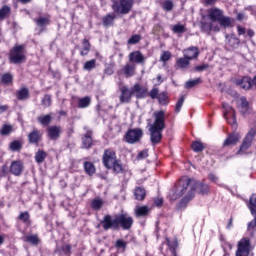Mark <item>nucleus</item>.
<instances>
[{
	"mask_svg": "<svg viewBox=\"0 0 256 256\" xmlns=\"http://www.w3.org/2000/svg\"><path fill=\"white\" fill-rule=\"evenodd\" d=\"M197 189L200 195H207L209 193V185L196 182L190 178H181L170 199L171 201H177V199H181L182 197L178 203V207L185 209L189 201L195 197V191H197Z\"/></svg>",
	"mask_w": 256,
	"mask_h": 256,
	"instance_id": "1",
	"label": "nucleus"
},
{
	"mask_svg": "<svg viewBox=\"0 0 256 256\" xmlns=\"http://www.w3.org/2000/svg\"><path fill=\"white\" fill-rule=\"evenodd\" d=\"M133 223V217L127 213L117 214L114 217L111 216V214H107L102 218L97 227L102 226L104 231H109L110 229H112V231H119V229L129 231L131 227H133Z\"/></svg>",
	"mask_w": 256,
	"mask_h": 256,
	"instance_id": "2",
	"label": "nucleus"
},
{
	"mask_svg": "<svg viewBox=\"0 0 256 256\" xmlns=\"http://www.w3.org/2000/svg\"><path fill=\"white\" fill-rule=\"evenodd\" d=\"M153 123L151 119H148V131L150 133V141L152 145H159L161 139H163V131L166 127L165 125V111H155L153 113Z\"/></svg>",
	"mask_w": 256,
	"mask_h": 256,
	"instance_id": "3",
	"label": "nucleus"
},
{
	"mask_svg": "<svg viewBox=\"0 0 256 256\" xmlns=\"http://www.w3.org/2000/svg\"><path fill=\"white\" fill-rule=\"evenodd\" d=\"M135 0H114L112 4V11L116 15H129L133 9Z\"/></svg>",
	"mask_w": 256,
	"mask_h": 256,
	"instance_id": "4",
	"label": "nucleus"
},
{
	"mask_svg": "<svg viewBox=\"0 0 256 256\" xmlns=\"http://www.w3.org/2000/svg\"><path fill=\"white\" fill-rule=\"evenodd\" d=\"M25 44H16L9 52V61L13 65H19L26 59L25 57Z\"/></svg>",
	"mask_w": 256,
	"mask_h": 256,
	"instance_id": "5",
	"label": "nucleus"
},
{
	"mask_svg": "<svg viewBox=\"0 0 256 256\" xmlns=\"http://www.w3.org/2000/svg\"><path fill=\"white\" fill-rule=\"evenodd\" d=\"M256 135V128H251L249 132L246 134L245 138L243 139V142L237 152V155H245L247 153V150L249 147H251L253 143V139H255Z\"/></svg>",
	"mask_w": 256,
	"mask_h": 256,
	"instance_id": "6",
	"label": "nucleus"
},
{
	"mask_svg": "<svg viewBox=\"0 0 256 256\" xmlns=\"http://www.w3.org/2000/svg\"><path fill=\"white\" fill-rule=\"evenodd\" d=\"M143 137V130L141 128L129 129L125 134V141L129 145L139 143Z\"/></svg>",
	"mask_w": 256,
	"mask_h": 256,
	"instance_id": "7",
	"label": "nucleus"
},
{
	"mask_svg": "<svg viewBox=\"0 0 256 256\" xmlns=\"http://www.w3.org/2000/svg\"><path fill=\"white\" fill-rule=\"evenodd\" d=\"M117 153L112 148L104 150L102 163L106 169H113V164L117 161Z\"/></svg>",
	"mask_w": 256,
	"mask_h": 256,
	"instance_id": "8",
	"label": "nucleus"
},
{
	"mask_svg": "<svg viewBox=\"0 0 256 256\" xmlns=\"http://www.w3.org/2000/svg\"><path fill=\"white\" fill-rule=\"evenodd\" d=\"M222 107L224 109V119L227 123H231L232 127H237V116H235V110L229 104L223 102Z\"/></svg>",
	"mask_w": 256,
	"mask_h": 256,
	"instance_id": "9",
	"label": "nucleus"
},
{
	"mask_svg": "<svg viewBox=\"0 0 256 256\" xmlns=\"http://www.w3.org/2000/svg\"><path fill=\"white\" fill-rule=\"evenodd\" d=\"M236 256H249L251 249V241L247 238H242L237 245Z\"/></svg>",
	"mask_w": 256,
	"mask_h": 256,
	"instance_id": "10",
	"label": "nucleus"
},
{
	"mask_svg": "<svg viewBox=\"0 0 256 256\" xmlns=\"http://www.w3.org/2000/svg\"><path fill=\"white\" fill-rule=\"evenodd\" d=\"M132 93L136 99H146V97H149V88L140 83H135L132 87Z\"/></svg>",
	"mask_w": 256,
	"mask_h": 256,
	"instance_id": "11",
	"label": "nucleus"
},
{
	"mask_svg": "<svg viewBox=\"0 0 256 256\" xmlns=\"http://www.w3.org/2000/svg\"><path fill=\"white\" fill-rule=\"evenodd\" d=\"M120 97L119 101L120 103H131V99L133 98V90L132 88L129 89L127 86H121L120 87Z\"/></svg>",
	"mask_w": 256,
	"mask_h": 256,
	"instance_id": "12",
	"label": "nucleus"
},
{
	"mask_svg": "<svg viewBox=\"0 0 256 256\" xmlns=\"http://www.w3.org/2000/svg\"><path fill=\"white\" fill-rule=\"evenodd\" d=\"M23 163L20 160L12 161L10 165V173L15 177H21L23 174Z\"/></svg>",
	"mask_w": 256,
	"mask_h": 256,
	"instance_id": "13",
	"label": "nucleus"
},
{
	"mask_svg": "<svg viewBox=\"0 0 256 256\" xmlns=\"http://www.w3.org/2000/svg\"><path fill=\"white\" fill-rule=\"evenodd\" d=\"M47 135L51 141H57L61 137V126H50L47 128Z\"/></svg>",
	"mask_w": 256,
	"mask_h": 256,
	"instance_id": "14",
	"label": "nucleus"
},
{
	"mask_svg": "<svg viewBox=\"0 0 256 256\" xmlns=\"http://www.w3.org/2000/svg\"><path fill=\"white\" fill-rule=\"evenodd\" d=\"M235 83L238 87H241V89H244L245 91L253 87V80H251V77L249 76H244L241 79H237Z\"/></svg>",
	"mask_w": 256,
	"mask_h": 256,
	"instance_id": "15",
	"label": "nucleus"
},
{
	"mask_svg": "<svg viewBox=\"0 0 256 256\" xmlns=\"http://www.w3.org/2000/svg\"><path fill=\"white\" fill-rule=\"evenodd\" d=\"M208 17L212 23H217L223 17V10L219 8H211L208 10Z\"/></svg>",
	"mask_w": 256,
	"mask_h": 256,
	"instance_id": "16",
	"label": "nucleus"
},
{
	"mask_svg": "<svg viewBox=\"0 0 256 256\" xmlns=\"http://www.w3.org/2000/svg\"><path fill=\"white\" fill-rule=\"evenodd\" d=\"M43 135L37 129H34L28 134V141L31 145H39Z\"/></svg>",
	"mask_w": 256,
	"mask_h": 256,
	"instance_id": "17",
	"label": "nucleus"
},
{
	"mask_svg": "<svg viewBox=\"0 0 256 256\" xmlns=\"http://www.w3.org/2000/svg\"><path fill=\"white\" fill-rule=\"evenodd\" d=\"M91 135H93V132L88 130L82 137V149H91L93 147V138Z\"/></svg>",
	"mask_w": 256,
	"mask_h": 256,
	"instance_id": "18",
	"label": "nucleus"
},
{
	"mask_svg": "<svg viewBox=\"0 0 256 256\" xmlns=\"http://www.w3.org/2000/svg\"><path fill=\"white\" fill-rule=\"evenodd\" d=\"M34 23L43 31L45 27L51 25V18L49 16H39L38 18L34 19Z\"/></svg>",
	"mask_w": 256,
	"mask_h": 256,
	"instance_id": "19",
	"label": "nucleus"
},
{
	"mask_svg": "<svg viewBox=\"0 0 256 256\" xmlns=\"http://www.w3.org/2000/svg\"><path fill=\"white\" fill-rule=\"evenodd\" d=\"M226 43L232 49H237L239 47V36L237 34H228L226 35Z\"/></svg>",
	"mask_w": 256,
	"mask_h": 256,
	"instance_id": "20",
	"label": "nucleus"
},
{
	"mask_svg": "<svg viewBox=\"0 0 256 256\" xmlns=\"http://www.w3.org/2000/svg\"><path fill=\"white\" fill-rule=\"evenodd\" d=\"M129 61H131V63L143 64L145 63V56H143L141 51H134L129 54Z\"/></svg>",
	"mask_w": 256,
	"mask_h": 256,
	"instance_id": "21",
	"label": "nucleus"
},
{
	"mask_svg": "<svg viewBox=\"0 0 256 256\" xmlns=\"http://www.w3.org/2000/svg\"><path fill=\"white\" fill-rule=\"evenodd\" d=\"M115 19H117V13H109L102 18V25L105 27H113Z\"/></svg>",
	"mask_w": 256,
	"mask_h": 256,
	"instance_id": "22",
	"label": "nucleus"
},
{
	"mask_svg": "<svg viewBox=\"0 0 256 256\" xmlns=\"http://www.w3.org/2000/svg\"><path fill=\"white\" fill-rule=\"evenodd\" d=\"M234 22L235 19L229 16H222L218 21L220 27H223V29H230L231 27H233Z\"/></svg>",
	"mask_w": 256,
	"mask_h": 256,
	"instance_id": "23",
	"label": "nucleus"
},
{
	"mask_svg": "<svg viewBox=\"0 0 256 256\" xmlns=\"http://www.w3.org/2000/svg\"><path fill=\"white\" fill-rule=\"evenodd\" d=\"M184 57H186L189 61L197 59V57H199V49L197 47L188 48L184 51Z\"/></svg>",
	"mask_w": 256,
	"mask_h": 256,
	"instance_id": "24",
	"label": "nucleus"
},
{
	"mask_svg": "<svg viewBox=\"0 0 256 256\" xmlns=\"http://www.w3.org/2000/svg\"><path fill=\"white\" fill-rule=\"evenodd\" d=\"M240 139H241V136H239V134L237 133L230 134L224 141L223 145L224 147H228L229 145H237Z\"/></svg>",
	"mask_w": 256,
	"mask_h": 256,
	"instance_id": "25",
	"label": "nucleus"
},
{
	"mask_svg": "<svg viewBox=\"0 0 256 256\" xmlns=\"http://www.w3.org/2000/svg\"><path fill=\"white\" fill-rule=\"evenodd\" d=\"M38 123L42 125V127H47L51 125V121H53V115L52 114H46L41 115L37 118Z\"/></svg>",
	"mask_w": 256,
	"mask_h": 256,
	"instance_id": "26",
	"label": "nucleus"
},
{
	"mask_svg": "<svg viewBox=\"0 0 256 256\" xmlns=\"http://www.w3.org/2000/svg\"><path fill=\"white\" fill-rule=\"evenodd\" d=\"M16 97L18 101H26V99H29V88L23 87L20 90L16 92Z\"/></svg>",
	"mask_w": 256,
	"mask_h": 256,
	"instance_id": "27",
	"label": "nucleus"
},
{
	"mask_svg": "<svg viewBox=\"0 0 256 256\" xmlns=\"http://www.w3.org/2000/svg\"><path fill=\"white\" fill-rule=\"evenodd\" d=\"M149 207L148 206H137L135 208V216L136 217H147L149 215Z\"/></svg>",
	"mask_w": 256,
	"mask_h": 256,
	"instance_id": "28",
	"label": "nucleus"
},
{
	"mask_svg": "<svg viewBox=\"0 0 256 256\" xmlns=\"http://www.w3.org/2000/svg\"><path fill=\"white\" fill-rule=\"evenodd\" d=\"M190 61L191 60L185 56L183 58H178L176 61L177 69H187V67L190 65Z\"/></svg>",
	"mask_w": 256,
	"mask_h": 256,
	"instance_id": "29",
	"label": "nucleus"
},
{
	"mask_svg": "<svg viewBox=\"0 0 256 256\" xmlns=\"http://www.w3.org/2000/svg\"><path fill=\"white\" fill-rule=\"evenodd\" d=\"M247 207L250 210L251 215L256 214V194H252L247 203Z\"/></svg>",
	"mask_w": 256,
	"mask_h": 256,
	"instance_id": "30",
	"label": "nucleus"
},
{
	"mask_svg": "<svg viewBox=\"0 0 256 256\" xmlns=\"http://www.w3.org/2000/svg\"><path fill=\"white\" fill-rule=\"evenodd\" d=\"M90 51H91V43H89V40L84 39L82 42V48L80 50V55L82 57H85L86 55H89Z\"/></svg>",
	"mask_w": 256,
	"mask_h": 256,
	"instance_id": "31",
	"label": "nucleus"
},
{
	"mask_svg": "<svg viewBox=\"0 0 256 256\" xmlns=\"http://www.w3.org/2000/svg\"><path fill=\"white\" fill-rule=\"evenodd\" d=\"M240 107L242 115H247V113H249V101H247L245 96L240 98Z\"/></svg>",
	"mask_w": 256,
	"mask_h": 256,
	"instance_id": "32",
	"label": "nucleus"
},
{
	"mask_svg": "<svg viewBox=\"0 0 256 256\" xmlns=\"http://www.w3.org/2000/svg\"><path fill=\"white\" fill-rule=\"evenodd\" d=\"M103 205L104 202L101 198H95L91 201V209H93V211H101Z\"/></svg>",
	"mask_w": 256,
	"mask_h": 256,
	"instance_id": "33",
	"label": "nucleus"
},
{
	"mask_svg": "<svg viewBox=\"0 0 256 256\" xmlns=\"http://www.w3.org/2000/svg\"><path fill=\"white\" fill-rule=\"evenodd\" d=\"M11 15V7L4 5L0 9V21H5Z\"/></svg>",
	"mask_w": 256,
	"mask_h": 256,
	"instance_id": "34",
	"label": "nucleus"
},
{
	"mask_svg": "<svg viewBox=\"0 0 256 256\" xmlns=\"http://www.w3.org/2000/svg\"><path fill=\"white\" fill-rule=\"evenodd\" d=\"M17 219L19 221H22V223H25V225H31V216L29 215V212H27V211L20 212Z\"/></svg>",
	"mask_w": 256,
	"mask_h": 256,
	"instance_id": "35",
	"label": "nucleus"
},
{
	"mask_svg": "<svg viewBox=\"0 0 256 256\" xmlns=\"http://www.w3.org/2000/svg\"><path fill=\"white\" fill-rule=\"evenodd\" d=\"M91 105V97L85 96L84 98H80L78 100V108L79 109H87Z\"/></svg>",
	"mask_w": 256,
	"mask_h": 256,
	"instance_id": "36",
	"label": "nucleus"
},
{
	"mask_svg": "<svg viewBox=\"0 0 256 256\" xmlns=\"http://www.w3.org/2000/svg\"><path fill=\"white\" fill-rule=\"evenodd\" d=\"M9 149L13 153L19 152L21 149H23V144L19 140H14L10 143Z\"/></svg>",
	"mask_w": 256,
	"mask_h": 256,
	"instance_id": "37",
	"label": "nucleus"
},
{
	"mask_svg": "<svg viewBox=\"0 0 256 256\" xmlns=\"http://www.w3.org/2000/svg\"><path fill=\"white\" fill-rule=\"evenodd\" d=\"M25 243L30 245H39V236L37 234L28 235L24 238Z\"/></svg>",
	"mask_w": 256,
	"mask_h": 256,
	"instance_id": "38",
	"label": "nucleus"
},
{
	"mask_svg": "<svg viewBox=\"0 0 256 256\" xmlns=\"http://www.w3.org/2000/svg\"><path fill=\"white\" fill-rule=\"evenodd\" d=\"M84 171L90 177L92 175H95V165L93 163H91V162H84Z\"/></svg>",
	"mask_w": 256,
	"mask_h": 256,
	"instance_id": "39",
	"label": "nucleus"
},
{
	"mask_svg": "<svg viewBox=\"0 0 256 256\" xmlns=\"http://www.w3.org/2000/svg\"><path fill=\"white\" fill-rule=\"evenodd\" d=\"M134 195L137 201H143V199H145L146 192L143 187H137L134 191Z\"/></svg>",
	"mask_w": 256,
	"mask_h": 256,
	"instance_id": "40",
	"label": "nucleus"
},
{
	"mask_svg": "<svg viewBox=\"0 0 256 256\" xmlns=\"http://www.w3.org/2000/svg\"><path fill=\"white\" fill-rule=\"evenodd\" d=\"M47 159V152L43 150H38L35 154L36 163H43Z\"/></svg>",
	"mask_w": 256,
	"mask_h": 256,
	"instance_id": "41",
	"label": "nucleus"
},
{
	"mask_svg": "<svg viewBox=\"0 0 256 256\" xmlns=\"http://www.w3.org/2000/svg\"><path fill=\"white\" fill-rule=\"evenodd\" d=\"M97 67V60L92 59L90 61H87L83 65V70L84 71H93Z\"/></svg>",
	"mask_w": 256,
	"mask_h": 256,
	"instance_id": "42",
	"label": "nucleus"
},
{
	"mask_svg": "<svg viewBox=\"0 0 256 256\" xmlns=\"http://www.w3.org/2000/svg\"><path fill=\"white\" fill-rule=\"evenodd\" d=\"M191 148H192V151H194V153H201V151L205 149V146L200 141H193L191 144Z\"/></svg>",
	"mask_w": 256,
	"mask_h": 256,
	"instance_id": "43",
	"label": "nucleus"
},
{
	"mask_svg": "<svg viewBox=\"0 0 256 256\" xmlns=\"http://www.w3.org/2000/svg\"><path fill=\"white\" fill-rule=\"evenodd\" d=\"M0 81L3 85H11L13 83V75L11 73H5L1 76Z\"/></svg>",
	"mask_w": 256,
	"mask_h": 256,
	"instance_id": "44",
	"label": "nucleus"
},
{
	"mask_svg": "<svg viewBox=\"0 0 256 256\" xmlns=\"http://www.w3.org/2000/svg\"><path fill=\"white\" fill-rule=\"evenodd\" d=\"M203 80L201 78H195L194 80H188L185 83V89H193V87H197L200 83H202Z\"/></svg>",
	"mask_w": 256,
	"mask_h": 256,
	"instance_id": "45",
	"label": "nucleus"
},
{
	"mask_svg": "<svg viewBox=\"0 0 256 256\" xmlns=\"http://www.w3.org/2000/svg\"><path fill=\"white\" fill-rule=\"evenodd\" d=\"M71 244H63L58 248L60 255H71Z\"/></svg>",
	"mask_w": 256,
	"mask_h": 256,
	"instance_id": "46",
	"label": "nucleus"
},
{
	"mask_svg": "<svg viewBox=\"0 0 256 256\" xmlns=\"http://www.w3.org/2000/svg\"><path fill=\"white\" fill-rule=\"evenodd\" d=\"M160 105H168L169 104V96L167 92H160L157 98Z\"/></svg>",
	"mask_w": 256,
	"mask_h": 256,
	"instance_id": "47",
	"label": "nucleus"
},
{
	"mask_svg": "<svg viewBox=\"0 0 256 256\" xmlns=\"http://www.w3.org/2000/svg\"><path fill=\"white\" fill-rule=\"evenodd\" d=\"M123 71L126 77H133L135 75V68L130 64L125 65Z\"/></svg>",
	"mask_w": 256,
	"mask_h": 256,
	"instance_id": "48",
	"label": "nucleus"
},
{
	"mask_svg": "<svg viewBox=\"0 0 256 256\" xmlns=\"http://www.w3.org/2000/svg\"><path fill=\"white\" fill-rule=\"evenodd\" d=\"M11 131H13V126L9 125V124H4L2 126V128L0 129V135H2L3 137L10 135Z\"/></svg>",
	"mask_w": 256,
	"mask_h": 256,
	"instance_id": "49",
	"label": "nucleus"
},
{
	"mask_svg": "<svg viewBox=\"0 0 256 256\" xmlns=\"http://www.w3.org/2000/svg\"><path fill=\"white\" fill-rule=\"evenodd\" d=\"M112 169L114 171V173H123V164H121V160H117L113 163L112 165Z\"/></svg>",
	"mask_w": 256,
	"mask_h": 256,
	"instance_id": "50",
	"label": "nucleus"
},
{
	"mask_svg": "<svg viewBox=\"0 0 256 256\" xmlns=\"http://www.w3.org/2000/svg\"><path fill=\"white\" fill-rule=\"evenodd\" d=\"M173 33H185L187 32V28H185V25L183 24H176L172 26Z\"/></svg>",
	"mask_w": 256,
	"mask_h": 256,
	"instance_id": "51",
	"label": "nucleus"
},
{
	"mask_svg": "<svg viewBox=\"0 0 256 256\" xmlns=\"http://www.w3.org/2000/svg\"><path fill=\"white\" fill-rule=\"evenodd\" d=\"M183 103H185V96L182 95L177 103H176V107H175V113H181V108L183 107Z\"/></svg>",
	"mask_w": 256,
	"mask_h": 256,
	"instance_id": "52",
	"label": "nucleus"
},
{
	"mask_svg": "<svg viewBox=\"0 0 256 256\" xmlns=\"http://www.w3.org/2000/svg\"><path fill=\"white\" fill-rule=\"evenodd\" d=\"M43 107L47 108V107H51V103H52V99H51V95L46 94L41 101Z\"/></svg>",
	"mask_w": 256,
	"mask_h": 256,
	"instance_id": "53",
	"label": "nucleus"
},
{
	"mask_svg": "<svg viewBox=\"0 0 256 256\" xmlns=\"http://www.w3.org/2000/svg\"><path fill=\"white\" fill-rule=\"evenodd\" d=\"M141 41V36L138 34L132 35L128 40V45H137Z\"/></svg>",
	"mask_w": 256,
	"mask_h": 256,
	"instance_id": "54",
	"label": "nucleus"
},
{
	"mask_svg": "<svg viewBox=\"0 0 256 256\" xmlns=\"http://www.w3.org/2000/svg\"><path fill=\"white\" fill-rule=\"evenodd\" d=\"M166 244L172 253L175 252V249H177V240L171 241L169 238H166Z\"/></svg>",
	"mask_w": 256,
	"mask_h": 256,
	"instance_id": "55",
	"label": "nucleus"
},
{
	"mask_svg": "<svg viewBox=\"0 0 256 256\" xmlns=\"http://www.w3.org/2000/svg\"><path fill=\"white\" fill-rule=\"evenodd\" d=\"M162 9H164V11H173V1L165 0Z\"/></svg>",
	"mask_w": 256,
	"mask_h": 256,
	"instance_id": "56",
	"label": "nucleus"
},
{
	"mask_svg": "<svg viewBox=\"0 0 256 256\" xmlns=\"http://www.w3.org/2000/svg\"><path fill=\"white\" fill-rule=\"evenodd\" d=\"M159 95V88H153L148 92V97H151L152 99H158Z\"/></svg>",
	"mask_w": 256,
	"mask_h": 256,
	"instance_id": "57",
	"label": "nucleus"
},
{
	"mask_svg": "<svg viewBox=\"0 0 256 256\" xmlns=\"http://www.w3.org/2000/svg\"><path fill=\"white\" fill-rule=\"evenodd\" d=\"M149 157V150H142L137 155V160L141 161L143 159H147Z\"/></svg>",
	"mask_w": 256,
	"mask_h": 256,
	"instance_id": "58",
	"label": "nucleus"
},
{
	"mask_svg": "<svg viewBox=\"0 0 256 256\" xmlns=\"http://www.w3.org/2000/svg\"><path fill=\"white\" fill-rule=\"evenodd\" d=\"M171 59V52L164 51L160 57V61H163V63H167Z\"/></svg>",
	"mask_w": 256,
	"mask_h": 256,
	"instance_id": "59",
	"label": "nucleus"
},
{
	"mask_svg": "<svg viewBox=\"0 0 256 256\" xmlns=\"http://www.w3.org/2000/svg\"><path fill=\"white\" fill-rule=\"evenodd\" d=\"M127 247V242H125L123 239H119L115 243L116 249H125Z\"/></svg>",
	"mask_w": 256,
	"mask_h": 256,
	"instance_id": "60",
	"label": "nucleus"
},
{
	"mask_svg": "<svg viewBox=\"0 0 256 256\" xmlns=\"http://www.w3.org/2000/svg\"><path fill=\"white\" fill-rule=\"evenodd\" d=\"M206 69H209V64H202V65L196 66L194 68V71H197L198 73H201L203 71H206Z\"/></svg>",
	"mask_w": 256,
	"mask_h": 256,
	"instance_id": "61",
	"label": "nucleus"
},
{
	"mask_svg": "<svg viewBox=\"0 0 256 256\" xmlns=\"http://www.w3.org/2000/svg\"><path fill=\"white\" fill-rule=\"evenodd\" d=\"M254 219L248 223V231H251V229H255L256 227V214H252Z\"/></svg>",
	"mask_w": 256,
	"mask_h": 256,
	"instance_id": "62",
	"label": "nucleus"
},
{
	"mask_svg": "<svg viewBox=\"0 0 256 256\" xmlns=\"http://www.w3.org/2000/svg\"><path fill=\"white\" fill-rule=\"evenodd\" d=\"M7 173H9V171L7 170V166L3 165L0 168V177H6Z\"/></svg>",
	"mask_w": 256,
	"mask_h": 256,
	"instance_id": "63",
	"label": "nucleus"
},
{
	"mask_svg": "<svg viewBox=\"0 0 256 256\" xmlns=\"http://www.w3.org/2000/svg\"><path fill=\"white\" fill-rule=\"evenodd\" d=\"M209 28H210V31H215V32L221 31V29L219 28V25H215V23H211Z\"/></svg>",
	"mask_w": 256,
	"mask_h": 256,
	"instance_id": "64",
	"label": "nucleus"
}]
</instances>
